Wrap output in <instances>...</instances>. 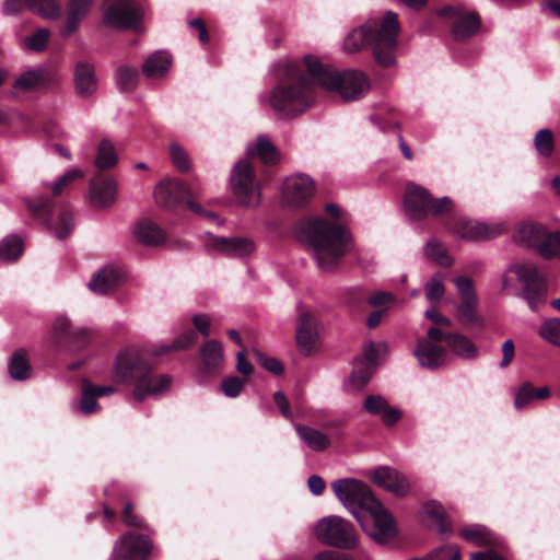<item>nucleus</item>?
<instances>
[{
	"label": "nucleus",
	"mask_w": 560,
	"mask_h": 560,
	"mask_svg": "<svg viewBox=\"0 0 560 560\" xmlns=\"http://www.w3.org/2000/svg\"><path fill=\"white\" fill-rule=\"evenodd\" d=\"M138 72L136 68L120 67L116 72V82L120 90L129 91L137 84Z\"/></svg>",
	"instance_id": "obj_48"
},
{
	"label": "nucleus",
	"mask_w": 560,
	"mask_h": 560,
	"mask_svg": "<svg viewBox=\"0 0 560 560\" xmlns=\"http://www.w3.org/2000/svg\"><path fill=\"white\" fill-rule=\"evenodd\" d=\"M75 92L81 97H89L97 90L94 67L88 62H78L74 70Z\"/></svg>",
	"instance_id": "obj_25"
},
{
	"label": "nucleus",
	"mask_w": 560,
	"mask_h": 560,
	"mask_svg": "<svg viewBox=\"0 0 560 560\" xmlns=\"http://www.w3.org/2000/svg\"><path fill=\"white\" fill-rule=\"evenodd\" d=\"M207 246L222 255L240 258L249 256L255 249L254 242L247 237H217L209 235Z\"/></svg>",
	"instance_id": "obj_17"
},
{
	"label": "nucleus",
	"mask_w": 560,
	"mask_h": 560,
	"mask_svg": "<svg viewBox=\"0 0 560 560\" xmlns=\"http://www.w3.org/2000/svg\"><path fill=\"white\" fill-rule=\"evenodd\" d=\"M117 183L102 174L94 176L89 184V201L94 208H107L115 203Z\"/></svg>",
	"instance_id": "obj_15"
},
{
	"label": "nucleus",
	"mask_w": 560,
	"mask_h": 560,
	"mask_svg": "<svg viewBox=\"0 0 560 560\" xmlns=\"http://www.w3.org/2000/svg\"><path fill=\"white\" fill-rule=\"evenodd\" d=\"M94 0H69L67 3V19L61 30L62 36H69L88 15Z\"/></svg>",
	"instance_id": "obj_26"
},
{
	"label": "nucleus",
	"mask_w": 560,
	"mask_h": 560,
	"mask_svg": "<svg viewBox=\"0 0 560 560\" xmlns=\"http://www.w3.org/2000/svg\"><path fill=\"white\" fill-rule=\"evenodd\" d=\"M545 259L560 258V232H545L536 248Z\"/></svg>",
	"instance_id": "obj_40"
},
{
	"label": "nucleus",
	"mask_w": 560,
	"mask_h": 560,
	"mask_svg": "<svg viewBox=\"0 0 560 560\" xmlns=\"http://www.w3.org/2000/svg\"><path fill=\"white\" fill-rule=\"evenodd\" d=\"M317 339V322L306 312L300 311L296 320V343L304 353H310Z\"/></svg>",
	"instance_id": "obj_21"
},
{
	"label": "nucleus",
	"mask_w": 560,
	"mask_h": 560,
	"mask_svg": "<svg viewBox=\"0 0 560 560\" xmlns=\"http://www.w3.org/2000/svg\"><path fill=\"white\" fill-rule=\"evenodd\" d=\"M230 188L241 206L256 208L260 205L261 194L253 165L247 160H240L232 168Z\"/></svg>",
	"instance_id": "obj_7"
},
{
	"label": "nucleus",
	"mask_w": 560,
	"mask_h": 560,
	"mask_svg": "<svg viewBox=\"0 0 560 560\" xmlns=\"http://www.w3.org/2000/svg\"><path fill=\"white\" fill-rule=\"evenodd\" d=\"M372 481L397 497H405L410 490L408 478L392 467H378L371 472Z\"/></svg>",
	"instance_id": "obj_16"
},
{
	"label": "nucleus",
	"mask_w": 560,
	"mask_h": 560,
	"mask_svg": "<svg viewBox=\"0 0 560 560\" xmlns=\"http://www.w3.org/2000/svg\"><path fill=\"white\" fill-rule=\"evenodd\" d=\"M430 198L431 194L427 188L415 183L407 184L404 205L408 215L417 220L427 218Z\"/></svg>",
	"instance_id": "obj_18"
},
{
	"label": "nucleus",
	"mask_w": 560,
	"mask_h": 560,
	"mask_svg": "<svg viewBox=\"0 0 560 560\" xmlns=\"http://www.w3.org/2000/svg\"><path fill=\"white\" fill-rule=\"evenodd\" d=\"M535 148L539 155L550 156L553 151V136L549 129H540L534 139Z\"/></svg>",
	"instance_id": "obj_46"
},
{
	"label": "nucleus",
	"mask_w": 560,
	"mask_h": 560,
	"mask_svg": "<svg viewBox=\"0 0 560 560\" xmlns=\"http://www.w3.org/2000/svg\"><path fill=\"white\" fill-rule=\"evenodd\" d=\"M173 164L182 172L189 170V158L178 143H172L170 147Z\"/></svg>",
	"instance_id": "obj_60"
},
{
	"label": "nucleus",
	"mask_w": 560,
	"mask_h": 560,
	"mask_svg": "<svg viewBox=\"0 0 560 560\" xmlns=\"http://www.w3.org/2000/svg\"><path fill=\"white\" fill-rule=\"evenodd\" d=\"M26 8L48 20H56L61 13L58 0H26Z\"/></svg>",
	"instance_id": "obj_38"
},
{
	"label": "nucleus",
	"mask_w": 560,
	"mask_h": 560,
	"mask_svg": "<svg viewBox=\"0 0 560 560\" xmlns=\"http://www.w3.org/2000/svg\"><path fill=\"white\" fill-rule=\"evenodd\" d=\"M114 378L133 385L132 398L140 402L149 397L165 394L172 386L167 374L153 375L150 365L140 352L129 347L119 352L114 364Z\"/></svg>",
	"instance_id": "obj_3"
},
{
	"label": "nucleus",
	"mask_w": 560,
	"mask_h": 560,
	"mask_svg": "<svg viewBox=\"0 0 560 560\" xmlns=\"http://www.w3.org/2000/svg\"><path fill=\"white\" fill-rule=\"evenodd\" d=\"M294 430L300 441L313 452H324L330 447V438L323 431L307 424L295 423Z\"/></svg>",
	"instance_id": "obj_24"
},
{
	"label": "nucleus",
	"mask_w": 560,
	"mask_h": 560,
	"mask_svg": "<svg viewBox=\"0 0 560 560\" xmlns=\"http://www.w3.org/2000/svg\"><path fill=\"white\" fill-rule=\"evenodd\" d=\"M478 300L460 301L457 307L458 320L464 325L481 324V319L477 315Z\"/></svg>",
	"instance_id": "obj_42"
},
{
	"label": "nucleus",
	"mask_w": 560,
	"mask_h": 560,
	"mask_svg": "<svg viewBox=\"0 0 560 560\" xmlns=\"http://www.w3.org/2000/svg\"><path fill=\"white\" fill-rule=\"evenodd\" d=\"M439 15L448 18L455 39L463 40L475 35L480 28V20L475 12L453 7L439 10Z\"/></svg>",
	"instance_id": "obj_13"
},
{
	"label": "nucleus",
	"mask_w": 560,
	"mask_h": 560,
	"mask_svg": "<svg viewBox=\"0 0 560 560\" xmlns=\"http://www.w3.org/2000/svg\"><path fill=\"white\" fill-rule=\"evenodd\" d=\"M304 65L313 82L328 91H337L345 101L363 97L370 89L366 75L358 70L340 74L331 66L324 65L317 57L306 56Z\"/></svg>",
	"instance_id": "obj_5"
},
{
	"label": "nucleus",
	"mask_w": 560,
	"mask_h": 560,
	"mask_svg": "<svg viewBox=\"0 0 560 560\" xmlns=\"http://www.w3.org/2000/svg\"><path fill=\"white\" fill-rule=\"evenodd\" d=\"M72 228L73 219L72 215L67 211H62L59 214L57 222L54 225H50V229L54 231L55 236L60 240L67 237L71 232Z\"/></svg>",
	"instance_id": "obj_53"
},
{
	"label": "nucleus",
	"mask_w": 560,
	"mask_h": 560,
	"mask_svg": "<svg viewBox=\"0 0 560 560\" xmlns=\"http://www.w3.org/2000/svg\"><path fill=\"white\" fill-rule=\"evenodd\" d=\"M152 547L147 536L129 532L116 542L114 555L116 560H148Z\"/></svg>",
	"instance_id": "obj_12"
},
{
	"label": "nucleus",
	"mask_w": 560,
	"mask_h": 560,
	"mask_svg": "<svg viewBox=\"0 0 560 560\" xmlns=\"http://www.w3.org/2000/svg\"><path fill=\"white\" fill-rule=\"evenodd\" d=\"M103 23L117 30L135 28L141 21V8L135 0H104Z\"/></svg>",
	"instance_id": "obj_10"
},
{
	"label": "nucleus",
	"mask_w": 560,
	"mask_h": 560,
	"mask_svg": "<svg viewBox=\"0 0 560 560\" xmlns=\"http://www.w3.org/2000/svg\"><path fill=\"white\" fill-rule=\"evenodd\" d=\"M413 355L422 368L438 369L446 363V350L439 343L420 339L413 349Z\"/></svg>",
	"instance_id": "obj_19"
},
{
	"label": "nucleus",
	"mask_w": 560,
	"mask_h": 560,
	"mask_svg": "<svg viewBox=\"0 0 560 560\" xmlns=\"http://www.w3.org/2000/svg\"><path fill=\"white\" fill-rule=\"evenodd\" d=\"M314 85L307 82L296 62H285L278 84L272 89L269 104L280 118H291L305 112L314 102Z\"/></svg>",
	"instance_id": "obj_4"
},
{
	"label": "nucleus",
	"mask_w": 560,
	"mask_h": 560,
	"mask_svg": "<svg viewBox=\"0 0 560 560\" xmlns=\"http://www.w3.org/2000/svg\"><path fill=\"white\" fill-rule=\"evenodd\" d=\"M8 370L10 376L16 381H25L31 377L32 368L27 353L24 349H18L10 358Z\"/></svg>",
	"instance_id": "obj_35"
},
{
	"label": "nucleus",
	"mask_w": 560,
	"mask_h": 560,
	"mask_svg": "<svg viewBox=\"0 0 560 560\" xmlns=\"http://www.w3.org/2000/svg\"><path fill=\"white\" fill-rule=\"evenodd\" d=\"M535 399V387L530 383H525L516 392L514 407L517 410L526 408Z\"/></svg>",
	"instance_id": "obj_57"
},
{
	"label": "nucleus",
	"mask_w": 560,
	"mask_h": 560,
	"mask_svg": "<svg viewBox=\"0 0 560 560\" xmlns=\"http://www.w3.org/2000/svg\"><path fill=\"white\" fill-rule=\"evenodd\" d=\"M249 156H258L265 164H276L280 154L267 136H259L255 143H249L246 148Z\"/></svg>",
	"instance_id": "obj_30"
},
{
	"label": "nucleus",
	"mask_w": 560,
	"mask_h": 560,
	"mask_svg": "<svg viewBox=\"0 0 560 560\" xmlns=\"http://www.w3.org/2000/svg\"><path fill=\"white\" fill-rule=\"evenodd\" d=\"M316 538L324 545L339 549H354L358 536L353 525L337 515L320 518L314 528Z\"/></svg>",
	"instance_id": "obj_8"
},
{
	"label": "nucleus",
	"mask_w": 560,
	"mask_h": 560,
	"mask_svg": "<svg viewBox=\"0 0 560 560\" xmlns=\"http://www.w3.org/2000/svg\"><path fill=\"white\" fill-rule=\"evenodd\" d=\"M424 253L428 257L436 260L441 266H448L452 262L451 258L446 254L445 247L436 240H432L427 243Z\"/></svg>",
	"instance_id": "obj_50"
},
{
	"label": "nucleus",
	"mask_w": 560,
	"mask_h": 560,
	"mask_svg": "<svg viewBox=\"0 0 560 560\" xmlns=\"http://www.w3.org/2000/svg\"><path fill=\"white\" fill-rule=\"evenodd\" d=\"M398 32L397 14L387 11L382 20H369L352 30L343 40V49L353 54L372 45L376 62L382 67H390L396 61Z\"/></svg>",
	"instance_id": "obj_2"
},
{
	"label": "nucleus",
	"mask_w": 560,
	"mask_h": 560,
	"mask_svg": "<svg viewBox=\"0 0 560 560\" xmlns=\"http://www.w3.org/2000/svg\"><path fill=\"white\" fill-rule=\"evenodd\" d=\"M428 560H462L456 546H444L432 551Z\"/></svg>",
	"instance_id": "obj_61"
},
{
	"label": "nucleus",
	"mask_w": 560,
	"mask_h": 560,
	"mask_svg": "<svg viewBox=\"0 0 560 560\" xmlns=\"http://www.w3.org/2000/svg\"><path fill=\"white\" fill-rule=\"evenodd\" d=\"M197 339V335L194 330H187L184 334L179 335L170 346L162 347L156 354L165 353L167 351L174 350H185L191 347Z\"/></svg>",
	"instance_id": "obj_49"
},
{
	"label": "nucleus",
	"mask_w": 560,
	"mask_h": 560,
	"mask_svg": "<svg viewBox=\"0 0 560 560\" xmlns=\"http://www.w3.org/2000/svg\"><path fill=\"white\" fill-rule=\"evenodd\" d=\"M546 231L547 228L542 224L535 222H523L517 225L513 237L515 242L522 245L537 248Z\"/></svg>",
	"instance_id": "obj_29"
},
{
	"label": "nucleus",
	"mask_w": 560,
	"mask_h": 560,
	"mask_svg": "<svg viewBox=\"0 0 560 560\" xmlns=\"http://www.w3.org/2000/svg\"><path fill=\"white\" fill-rule=\"evenodd\" d=\"M70 319L67 316H58L52 325V338L56 343H66L71 330H73Z\"/></svg>",
	"instance_id": "obj_47"
},
{
	"label": "nucleus",
	"mask_w": 560,
	"mask_h": 560,
	"mask_svg": "<svg viewBox=\"0 0 560 560\" xmlns=\"http://www.w3.org/2000/svg\"><path fill=\"white\" fill-rule=\"evenodd\" d=\"M504 230L502 224L488 225L472 220H462L455 228V233L464 240L481 241L491 238Z\"/></svg>",
	"instance_id": "obj_22"
},
{
	"label": "nucleus",
	"mask_w": 560,
	"mask_h": 560,
	"mask_svg": "<svg viewBox=\"0 0 560 560\" xmlns=\"http://www.w3.org/2000/svg\"><path fill=\"white\" fill-rule=\"evenodd\" d=\"M454 283L460 301L478 300L475 291L474 281L470 278L457 277L454 279Z\"/></svg>",
	"instance_id": "obj_51"
},
{
	"label": "nucleus",
	"mask_w": 560,
	"mask_h": 560,
	"mask_svg": "<svg viewBox=\"0 0 560 560\" xmlns=\"http://www.w3.org/2000/svg\"><path fill=\"white\" fill-rule=\"evenodd\" d=\"M196 329L205 337L210 335L211 320L206 314H198L192 317Z\"/></svg>",
	"instance_id": "obj_64"
},
{
	"label": "nucleus",
	"mask_w": 560,
	"mask_h": 560,
	"mask_svg": "<svg viewBox=\"0 0 560 560\" xmlns=\"http://www.w3.org/2000/svg\"><path fill=\"white\" fill-rule=\"evenodd\" d=\"M202 368L208 374L218 373L222 366L223 354L221 345L215 340L205 343L200 350Z\"/></svg>",
	"instance_id": "obj_32"
},
{
	"label": "nucleus",
	"mask_w": 560,
	"mask_h": 560,
	"mask_svg": "<svg viewBox=\"0 0 560 560\" xmlns=\"http://www.w3.org/2000/svg\"><path fill=\"white\" fill-rule=\"evenodd\" d=\"M446 342L448 348L456 354L465 359H475L478 354L476 346L464 335H447Z\"/></svg>",
	"instance_id": "obj_37"
},
{
	"label": "nucleus",
	"mask_w": 560,
	"mask_h": 560,
	"mask_svg": "<svg viewBox=\"0 0 560 560\" xmlns=\"http://www.w3.org/2000/svg\"><path fill=\"white\" fill-rule=\"evenodd\" d=\"M24 250V242L16 234H9L0 241V260L4 262L16 261Z\"/></svg>",
	"instance_id": "obj_36"
},
{
	"label": "nucleus",
	"mask_w": 560,
	"mask_h": 560,
	"mask_svg": "<svg viewBox=\"0 0 560 560\" xmlns=\"http://www.w3.org/2000/svg\"><path fill=\"white\" fill-rule=\"evenodd\" d=\"M171 56L165 51L152 54L143 63L142 71L148 78H161L170 69Z\"/></svg>",
	"instance_id": "obj_34"
},
{
	"label": "nucleus",
	"mask_w": 560,
	"mask_h": 560,
	"mask_svg": "<svg viewBox=\"0 0 560 560\" xmlns=\"http://www.w3.org/2000/svg\"><path fill=\"white\" fill-rule=\"evenodd\" d=\"M118 162V156L113 142L108 139H103L97 147V154L95 158V165L98 170H107L115 166Z\"/></svg>",
	"instance_id": "obj_39"
},
{
	"label": "nucleus",
	"mask_w": 560,
	"mask_h": 560,
	"mask_svg": "<svg viewBox=\"0 0 560 560\" xmlns=\"http://www.w3.org/2000/svg\"><path fill=\"white\" fill-rule=\"evenodd\" d=\"M514 355H515L514 342H513V340L508 339L502 345V360L500 362V368L501 369L508 368L510 365V363L512 362V360L514 359Z\"/></svg>",
	"instance_id": "obj_63"
},
{
	"label": "nucleus",
	"mask_w": 560,
	"mask_h": 560,
	"mask_svg": "<svg viewBox=\"0 0 560 560\" xmlns=\"http://www.w3.org/2000/svg\"><path fill=\"white\" fill-rule=\"evenodd\" d=\"M96 399L97 397L93 392V384L90 382H84L82 385V395L79 404L81 412L84 415L96 412L100 409Z\"/></svg>",
	"instance_id": "obj_44"
},
{
	"label": "nucleus",
	"mask_w": 560,
	"mask_h": 560,
	"mask_svg": "<svg viewBox=\"0 0 560 560\" xmlns=\"http://www.w3.org/2000/svg\"><path fill=\"white\" fill-rule=\"evenodd\" d=\"M373 371L374 369H369L362 360H359L355 362L351 373V382L354 384V386L361 388L369 382Z\"/></svg>",
	"instance_id": "obj_55"
},
{
	"label": "nucleus",
	"mask_w": 560,
	"mask_h": 560,
	"mask_svg": "<svg viewBox=\"0 0 560 560\" xmlns=\"http://www.w3.org/2000/svg\"><path fill=\"white\" fill-rule=\"evenodd\" d=\"M42 73L36 70H30L20 75L15 82L14 86L21 90H32L40 84L42 82Z\"/></svg>",
	"instance_id": "obj_56"
},
{
	"label": "nucleus",
	"mask_w": 560,
	"mask_h": 560,
	"mask_svg": "<svg viewBox=\"0 0 560 560\" xmlns=\"http://www.w3.org/2000/svg\"><path fill=\"white\" fill-rule=\"evenodd\" d=\"M187 195V187L183 183L172 179L161 180L154 189L155 201L164 207L182 203Z\"/></svg>",
	"instance_id": "obj_23"
},
{
	"label": "nucleus",
	"mask_w": 560,
	"mask_h": 560,
	"mask_svg": "<svg viewBox=\"0 0 560 560\" xmlns=\"http://www.w3.org/2000/svg\"><path fill=\"white\" fill-rule=\"evenodd\" d=\"M84 172L80 168H71L67 171L63 175L58 177L52 186L51 191L54 196H59L62 191L74 180L83 178Z\"/></svg>",
	"instance_id": "obj_45"
},
{
	"label": "nucleus",
	"mask_w": 560,
	"mask_h": 560,
	"mask_svg": "<svg viewBox=\"0 0 560 560\" xmlns=\"http://www.w3.org/2000/svg\"><path fill=\"white\" fill-rule=\"evenodd\" d=\"M427 300L434 306L436 305L445 293L443 277L441 273H435L424 287Z\"/></svg>",
	"instance_id": "obj_43"
},
{
	"label": "nucleus",
	"mask_w": 560,
	"mask_h": 560,
	"mask_svg": "<svg viewBox=\"0 0 560 560\" xmlns=\"http://www.w3.org/2000/svg\"><path fill=\"white\" fill-rule=\"evenodd\" d=\"M508 271L516 275L523 284V296L532 310L541 306L548 294L546 278L534 264H514Z\"/></svg>",
	"instance_id": "obj_9"
},
{
	"label": "nucleus",
	"mask_w": 560,
	"mask_h": 560,
	"mask_svg": "<svg viewBox=\"0 0 560 560\" xmlns=\"http://www.w3.org/2000/svg\"><path fill=\"white\" fill-rule=\"evenodd\" d=\"M257 359L258 363L272 374L280 375L282 373V364L276 358H268L261 354L260 352H257Z\"/></svg>",
	"instance_id": "obj_62"
},
{
	"label": "nucleus",
	"mask_w": 560,
	"mask_h": 560,
	"mask_svg": "<svg viewBox=\"0 0 560 560\" xmlns=\"http://www.w3.org/2000/svg\"><path fill=\"white\" fill-rule=\"evenodd\" d=\"M120 278L118 268L105 267L90 280L89 289L97 294H107L118 287Z\"/></svg>",
	"instance_id": "obj_27"
},
{
	"label": "nucleus",
	"mask_w": 560,
	"mask_h": 560,
	"mask_svg": "<svg viewBox=\"0 0 560 560\" xmlns=\"http://www.w3.org/2000/svg\"><path fill=\"white\" fill-rule=\"evenodd\" d=\"M331 489L343 506L355 517L362 528H365L362 515L373 505L376 498L371 489L357 479H339L331 483Z\"/></svg>",
	"instance_id": "obj_6"
},
{
	"label": "nucleus",
	"mask_w": 560,
	"mask_h": 560,
	"mask_svg": "<svg viewBox=\"0 0 560 560\" xmlns=\"http://www.w3.org/2000/svg\"><path fill=\"white\" fill-rule=\"evenodd\" d=\"M325 210L337 222L324 218L310 220L304 226V234L317 268L329 273L354 249V242L350 231L341 224L345 221L341 209L335 203H327Z\"/></svg>",
	"instance_id": "obj_1"
},
{
	"label": "nucleus",
	"mask_w": 560,
	"mask_h": 560,
	"mask_svg": "<svg viewBox=\"0 0 560 560\" xmlns=\"http://www.w3.org/2000/svg\"><path fill=\"white\" fill-rule=\"evenodd\" d=\"M49 34L47 28L38 30L33 35L25 38V47L34 51L43 50L47 45Z\"/></svg>",
	"instance_id": "obj_58"
},
{
	"label": "nucleus",
	"mask_w": 560,
	"mask_h": 560,
	"mask_svg": "<svg viewBox=\"0 0 560 560\" xmlns=\"http://www.w3.org/2000/svg\"><path fill=\"white\" fill-rule=\"evenodd\" d=\"M314 191L315 185L310 176L303 174L289 176L283 183V202L292 208L302 207L314 196Z\"/></svg>",
	"instance_id": "obj_14"
},
{
	"label": "nucleus",
	"mask_w": 560,
	"mask_h": 560,
	"mask_svg": "<svg viewBox=\"0 0 560 560\" xmlns=\"http://www.w3.org/2000/svg\"><path fill=\"white\" fill-rule=\"evenodd\" d=\"M363 408L373 416H378L386 427H393L402 417L400 409L392 407L382 395H369L365 397Z\"/></svg>",
	"instance_id": "obj_20"
},
{
	"label": "nucleus",
	"mask_w": 560,
	"mask_h": 560,
	"mask_svg": "<svg viewBox=\"0 0 560 560\" xmlns=\"http://www.w3.org/2000/svg\"><path fill=\"white\" fill-rule=\"evenodd\" d=\"M421 520L427 526L435 528L442 534L451 530V527L445 520L444 508L435 500H430L422 505Z\"/></svg>",
	"instance_id": "obj_28"
},
{
	"label": "nucleus",
	"mask_w": 560,
	"mask_h": 560,
	"mask_svg": "<svg viewBox=\"0 0 560 560\" xmlns=\"http://www.w3.org/2000/svg\"><path fill=\"white\" fill-rule=\"evenodd\" d=\"M460 536L468 542L477 546H492L498 544V538L486 526L472 524L464 526Z\"/></svg>",
	"instance_id": "obj_33"
},
{
	"label": "nucleus",
	"mask_w": 560,
	"mask_h": 560,
	"mask_svg": "<svg viewBox=\"0 0 560 560\" xmlns=\"http://www.w3.org/2000/svg\"><path fill=\"white\" fill-rule=\"evenodd\" d=\"M245 386V378L238 376H228L221 382V389L229 398L237 397Z\"/></svg>",
	"instance_id": "obj_54"
},
{
	"label": "nucleus",
	"mask_w": 560,
	"mask_h": 560,
	"mask_svg": "<svg viewBox=\"0 0 560 560\" xmlns=\"http://www.w3.org/2000/svg\"><path fill=\"white\" fill-rule=\"evenodd\" d=\"M453 201L448 197H442L438 199L430 198L428 206V215L439 217L444 213L452 211Z\"/></svg>",
	"instance_id": "obj_59"
},
{
	"label": "nucleus",
	"mask_w": 560,
	"mask_h": 560,
	"mask_svg": "<svg viewBox=\"0 0 560 560\" xmlns=\"http://www.w3.org/2000/svg\"><path fill=\"white\" fill-rule=\"evenodd\" d=\"M92 338V330L85 327H74L71 330L66 345L70 349H80L84 347Z\"/></svg>",
	"instance_id": "obj_52"
},
{
	"label": "nucleus",
	"mask_w": 560,
	"mask_h": 560,
	"mask_svg": "<svg viewBox=\"0 0 560 560\" xmlns=\"http://www.w3.org/2000/svg\"><path fill=\"white\" fill-rule=\"evenodd\" d=\"M538 332L545 341L560 347V318L553 317L544 320Z\"/></svg>",
	"instance_id": "obj_41"
},
{
	"label": "nucleus",
	"mask_w": 560,
	"mask_h": 560,
	"mask_svg": "<svg viewBox=\"0 0 560 560\" xmlns=\"http://www.w3.org/2000/svg\"><path fill=\"white\" fill-rule=\"evenodd\" d=\"M137 240L147 246H156L164 242L165 234L161 228L151 220H141L133 230Z\"/></svg>",
	"instance_id": "obj_31"
},
{
	"label": "nucleus",
	"mask_w": 560,
	"mask_h": 560,
	"mask_svg": "<svg viewBox=\"0 0 560 560\" xmlns=\"http://www.w3.org/2000/svg\"><path fill=\"white\" fill-rule=\"evenodd\" d=\"M363 528L376 542L385 544L395 536V526L392 515L384 509L378 500L375 506L371 505L362 515Z\"/></svg>",
	"instance_id": "obj_11"
}]
</instances>
